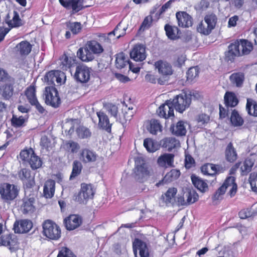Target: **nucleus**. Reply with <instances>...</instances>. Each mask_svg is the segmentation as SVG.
<instances>
[{"label":"nucleus","instance_id":"nucleus-46","mask_svg":"<svg viewBox=\"0 0 257 257\" xmlns=\"http://www.w3.org/2000/svg\"><path fill=\"white\" fill-rule=\"evenodd\" d=\"M246 109L248 113L254 116H257V104L251 99H247Z\"/></svg>","mask_w":257,"mask_h":257},{"label":"nucleus","instance_id":"nucleus-45","mask_svg":"<svg viewBox=\"0 0 257 257\" xmlns=\"http://www.w3.org/2000/svg\"><path fill=\"white\" fill-rule=\"evenodd\" d=\"M218 168V166L212 164H207L201 167V171L204 174L213 176L217 173Z\"/></svg>","mask_w":257,"mask_h":257},{"label":"nucleus","instance_id":"nucleus-23","mask_svg":"<svg viewBox=\"0 0 257 257\" xmlns=\"http://www.w3.org/2000/svg\"><path fill=\"white\" fill-rule=\"evenodd\" d=\"M131 58L136 61H142L146 58L145 48L142 45H136L130 52Z\"/></svg>","mask_w":257,"mask_h":257},{"label":"nucleus","instance_id":"nucleus-56","mask_svg":"<svg viewBox=\"0 0 257 257\" xmlns=\"http://www.w3.org/2000/svg\"><path fill=\"white\" fill-rule=\"evenodd\" d=\"M199 69L197 67L190 68L187 72V79L188 81H192L198 76Z\"/></svg>","mask_w":257,"mask_h":257},{"label":"nucleus","instance_id":"nucleus-16","mask_svg":"<svg viewBox=\"0 0 257 257\" xmlns=\"http://www.w3.org/2000/svg\"><path fill=\"white\" fill-rule=\"evenodd\" d=\"M90 69L84 65H79L76 67L74 78L81 83L87 82L90 76Z\"/></svg>","mask_w":257,"mask_h":257},{"label":"nucleus","instance_id":"nucleus-41","mask_svg":"<svg viewBox=\"0 0 257 257\" xmlns=\"http://www.w3.org/2000/svg\"><path fill=\"white\" fill-rule=\"evenodd\" d=\"M13 94V87L10 84H5L0 87V94L6 99H9Z\"/></svg>","mask_w":257,"mask_h":257},{"label":"nucleus","instance_id":"nucleus-7","mask_svg":"<svg viewBox=\"0 0 257 257\" xmlns=\"http://www.w3.org/2000/svg\"><path fill=\"white\" fill-rule=\"evenodd\" d=\"M44 96L46 103L53 107H58L61 103L58 91L53 86H48L45 88Z\"/></svg>","mask_w":257,"mask_h":257},{"label":"nucleus","instance_id":"nucleus-6","mask_svg":"<svg viewBox=\"0 0 257 257\" xmlns=\"http://www.w3.org/2000/svg\"><path fill=\"white\" fill-rule=\"evenodd\" d=\"M44 235L52 240H57L61 236V229L59 226L53 221L47 220L43 224Z\"/></svg>","mask_w":257,"mask_h":257},{"label":"nucleus","instance_id":"nucleus-40","mask_svg":"<svg viewBox=\"0 0 257 257\" xmlns=\"http://www.w3.org/2000/svg\"><path fill=\"white\" fill-rule=\"evenodd\" d=\"M187 122L179 121L173 128V133L177 136H184L186 133Z\"/></svg>","mask_w":257,"mask_h":257},{"label":"nucleus","instance_id":"nucleus-21","mask_svg":"<svg viewBox=\"0 0 257 257\" xmlns=\"http://www.w3.org/2000/svg\"><path fill=\"white\" fill-rule=\"evenodd\" d=\"M135 164L136 178L141 181L149 175V172L143 160H137L135 161Z\"/></svg>","mask_w":257,"mask_h":257},{"label":"nucleus","instance_id":"nucleus-47","mask_svg":"<svg viewBox=\"0 0 257 257\" xmlns=\"http://www.w3.org/2000/svg\"><path fill=\"white\" fill-rule=\"evenodd\" d=\"M254 162L250 159H246L244 161L243 165L240 167L241 174L242 175H246L249 173L253 167Z\"/></svg>","mask_w":257,"mask_h":257},{"label":"nucleus","instance_id":"nucleus-59","mask_svg":"<svg viewBox=\"0 0 257 257\" xmlns=\"http://www.w3.org/2000/svg\"><path fill=\"white\" fill-rule=\"evenodd\" d=\"M57 257H76V256L70 249L63 247L59 251Z\"/></svg>","mask_w":257,"mask_h":257},{"label":"nucleus","instance_id":"nucleus-10","mask_svg":"<svg viewBox=\"0 0 257 257\" xmlns=\"http://www.w3.org/2000/svg\"><path fill=\"white\" fill-rule=\"evenodd\" d=\"M216 18L215 15H210L205 17L204 21H201L197 28V31L205 35H209L214 28Z\"/></svg>","mask_w":257,"mask_h":257},{"label":"nucleus","instance_id":"nucleus-14","mask_svg":"<svg viewBox=\"0 0 257 257\" xmlns=\"http://www.w3.org/2000/svg\"><path fill=\"white\" fill-rule=\"evenodd\" d=\"M177 189L176 188H170L167 192L162 195L160 204L162 206L173 205L176 201V195Z\"/></svg>","mask_w":257,"mask_h":257},{"label":"nucleus","instance_id":"nucleus-54","mask_svg":"<svg viewBox=\"0 0 257 257\" xmlns=\"http://www.w3.org/2000/svg\"><path fill=\"white\" fill-rule=\"evenodd\" d=\"M82 167V164L80 162L78 161H74L73 164L72 172L70 178L72 179L74 178L79 174L81 171Z\"/></svg>","mask_w":257,"mask_h":257},{"label":"nucleus","instance_id":"nucleus-27","mask_svg":"<svg viewBox=\"0 0 257 257\" xmlns=\"http://www.w3.org/2000/svg\"><path fill=\"white\" fill-rule=\"evenodd\" d=\"M174 155L165 153L161 155L157 160V163L160 167L163 168L172 167L174 166Z\"/></svg>","mask_w":257,"mask_h":257},{"label":"nucleus","instance_id":"nucleus-58","mask_svg":"<svg viewBox=\"0 0 257 257\" xmlns=\"http://www.w3.org/2000/svg\"><path fill=\"white\" fill-rule=\"evenodd\" d=\"M41 146L47 150L53 147V144L47 137L46 136H42L40 142Z\"/></svg>","mask_w":257,"mask_h":257},{"label":"nucleus","instance_id":"nucleus-32","mask_svg":"<svg viewBox=\"0 0 257 257\" xmlns=\"http://www.w3.org/2000/svg\"><path fill=\"white\" fill-rule=\"evenodd\" d=\"M180 175V173L179 170L172 169L166 174L161 181H160L156 184V186L159 187L164 183H168L176 180L179 177Z\"/></svg>","mask_w":257,"mask_h":257},{"label":"nucleus","instance_id":"nucleus-31","mask_svg":"<svg viewBox=\"0 0 257 257\" xmlns=\"http://www.w3.org/2000/svg\"><path fill=\"white\" fill-rule=\"evenodd\" d=\"M161 143L163 147L170 151L173 149L180 147L179 141L175 138H166L162 140Z\"/></svg>","mask_w":257,"mask_h":257},{"label":"nucleus","instance_id":"nucleus-55","mask_svg":"<svg viewBox=\"0 0 257 257\" xmlns=\"http://www.w3.org/2000/svg\"><path fill=\"white\" fill-rule=\"evenodd\" d=\"M23 209L24 213L32 212L34 211L33 199L30 198L24 201Z\"/></svg>","mask_w":257,"mask_h":257},{"label":"nucleus","instance_id":"nucleus-50","mask_svg":"<svg viewBox=\"0 0 257 257\" xmlns=\"http://www.w3.org/2000/svg\"><path fill=\"white\" fill-rule=\"evenodd\" d=\"M231 83L237 87L240 86L244 80V75L241 73H233L230 76Z\"/></svg>","mask_w":257,"mask_h":257},{"label":"nucleus","instance_id":"nucleus-2","mask_svg":"<svg viewBox=\"0 0 257 257\" xmlns=\"http://www.w3.org/2000/svg\"><path fill=\"white\" fill-rule=\"evenodd\" d=\"M252 49L253 45L250 41L245 39H240L229 45L227 56L231 60L236 56L247 55Z\"/></svg>","mask_w":257,"mask_h":257},{"label":"nucleus","instance_id":"nucleus-35","mask_svg":"<svg viewBox=\"0 0 257 257\" xmlns=\"http://www.w3.org/2000/svg\"><path fill=\"white\" fill-rule=\"evenodd\" d=\"M125 34V29L122 28L121 23H119L114 30L108 33L107 37L104 36V39H107L109 41L113 39L112 37L116 36V39L119 38Z\"/></svg>","mask_w":257,"mask_h":257},{"label":"nucleus","instance_id":"nucleus-39","mask_svg":"<svg viewBox=\"0 0 257 257\" xmlns=\"http://www.w3.org/2000/svg\"><path fill=\"white\" fill-rule=\"evenodd\" d=\"M144 146L149 152H154L160 148L158 143L153 139L148 138L144 141Z\"/></svg>","mask_w":257,"mask_h":257},{"label":"nucleus","instance_id":"nucleus-63","mask_svg":"<svg viewBox=\"0 0 257 257\" xmlns=\"http://www.w3.org/2000/svg\"><path fill=\"white\" fill-rule=\"evenodd\" d=\"M185 167L188 169L192 167L195 163L194 159L189 155H185Z\"/></svg>","mask_w":257,"mask_h":257},{"label":"nucleus","instance_id":"nucleus-17","mask_svg":"<svg viewBox=\"0 0 257 257\" xmlns=\"http://www.w3.org/2000/svg\"><path fill=\"white\" fill-rule=\"evenodd\" d=\"M133 250L136 257H149L146 244L139 239H136L133 242Z\"/></svg>","mask_w":257,"mask_h":257},{"label":"nucleus","instance_id":"nucleus-43","mask_svg":"<svg viewBox=\"0 0 257 257\" xmlns=\"http://www.w3.org/2000/svg\"><path fill=\"white\" fill-rule=\"evenodd\" d=\"M224 101L227 106L234 107L238 103V100L234 93L227 92L224 95Z\"/></svg>","mask_w":257,"mask_h":257},{"label":"nucleus","instance_id":"nucleus-61","mask_svg":"<svg viewBox=\"0 0 257 257\" xmlns=\"http://www.w3.org/2000/svg\"><path fill=\"white\" fill-rule=\"evenodd\" d=\"M67 147L73 153H77L80 149L79 145L77 143L73 141L69 142L67 144Z\"/></svg>","mask_w":257,"mask_h":257},{"label":"nucleus","instance_id":"nucleus-9","mask_svg":"<svg viewBox=\"0 0 257 257\" xmlns=\"http://www.w3.org/2000/svg\"><path fill=\"white\" fill-rule=\"evenodd\" d=\"M18 192L17 186L14 184L5 183L0 186V195L5 201L14 200L17 196Z\"/></svg>","mask_w":257,"mask_h":257},{"label":"nucleus","instance_id":"nucleus-53","mask_svg":"<svg viewBox=\"0 0 257 257\" xmlns=\"http://www.w3.org/2000/svg\"><path fill=\"white\" fill-rule=\"evenodd\" d=\"M186 203L187 205L192 204L198 199V195L194 190L186 191Z\"/></svg>","mask_w":257,"mask_h":257},{"label":"nucleus","instance_id":"nucleus-57","mask_svg":"<svg viewBox=\"0 0 257 257\" xmlns=\"http://www.w3.org/2000/svg\"><path fill=\"white\" fill-rule=\"evenodd\" d=\"M68 27L73 34H77L81 30V24L79 22L69 23Z\"/></svg>","mask_w":257,"mask_h":257},{"label":"nucleus","instance_id":"nucleus-30","mask_svg":"<svg viewBox=\"0 0 257 257\" xmlns=\"http://www.w3.org/2000/svg\"><path fill=\"white\" fill-rule=\"evenodd\" d=\"M55 191V182L51 179L47 180L44 186V196L46 198H51L54 195Z\"/></svg>","mask_w":257,"mask_h":257},{"label":"nucleus","instance_id":"nucleus-26","mask_svg":"<svg viewBox=\"0 0 257 257\" xmlns=\"http://www.w3.org/2000/svg\"><path fill=\"white\" fill-rule=\"evenodd\" d=\"M82 223L81 218L77 215H71L64 220L67 229L74 230L79 227Z\"/></svg>","mask_w":257,"mask_h":257},{"label":"nucleus","instance_id":"nucleus-64","mask_svg":"<svg viewBox=\"0 0 257 257\" xmlns=\"http://www.w3.org/2000/svg\"><path fill=\"white\" fill-rule=\"evenodd\" d=\"M10 240V235H8L4 236L2 235L0 237V244L5 246L10 245L11 244Z\"/></svg>","mask_w":257,"mask_h":257},{"label":"nucleus","instance_id":"nucleus-38","mask_svg":"<svg viewBox=\"0 0 257 257\" xmlns=\"http://www.w3.org/2000/svg\"><path fill=\"white\" fill-rule=\"evenodd\" d=\"M225 157L226 160L230 162H233L237 159V153L231 143H229L226 147Z\"/></svg>","mask_w":257,"mask_h":257},{"label":"nucleus","instance_id":"nucleus-5","mask_svg":"<svg viewBox=\"0 0 257 257\" xmlns=\"http://www.w3.org/2000/svg\"><path fill=\"white\" fill-rule=\"evenodd\" d=\"M20 158L24 163H28L33 170L40 168L42 165V160L31 148L22 151L20 154Z\"/></svg>","mask_w":257,"mask_h":257},{"label":"nucleus","instance_id":"nucleus-25","mask_svg":"<svg viewBox=\"0 0 257 257\" xmlns=\"http://www.w3.org/2000/svg\"><path fill=\"white\" fill-rule=\"evenodd\" d=\"M178 25L183 28H188L192 25V17L184 12H177L176 14Z\"/></svg>","mask_w":257,"mask_h":257},{"label":"nucleus","instance_id":"nucleus-20","mask_svg":"<svg viewBox=\"0 0 257 257\" xmlns=\"http://www.w3.org/2000/svg\"><path fill=\"white\" fill-rule=\"evenodd\" d=\"M33 223L28 219H22L17 221L14 225L15 232L18 233L28 232L32 228Z\"/></svg>","mask_w":257,"mask_h":257},{"label":"nucleus","instance_id":"nucleus-52","mask_svg":"<svg viewBox=\"0 0 257 257\" xmlns=\"http://www.w3.org/2000/svg\"><path fill=\"white\" fill-rule=\"evenodd\" d=\"M149 130L151 134L154 135L156 134L158 132H161V125L160 122L155 119L151 120L150 121Z\"/></svg>","mask_w":257,"mask_h":257},{"label":"nucleus","instance_id":"nucleus-15","mask_svg":"<svg viewBox=\"0 0 257 257\" xmlns=\"http://www.w3.org/2000/svg\"><path fill=\"white\" fill-rule=\"evenodd\" d=\"M25 95L29 103L36 107L41 113L44 111V109L38 101L36 94V88L34 86H30L25 91Z\"/></svg>","mask_w":257,"mask_h":257},{"label":"nucleus","instance_id":"nucleus-34","mask_svg":"<svg viewBox=\"0 0 257 257\" xmlns=\"http://www.w3.org/2000/svg\"><path fill=\"white\" fill-rule=\"evenodd\" d=\"M191 180L194 186L200 191L205 192L208 190L207 183L201 178L195 176H191Z\"/></svg>","mask_w":257,"mask_h":257},{"label":"nucleus","instance_id":"nucleus-49","mask_svg":"<svg viewBox=\"0 0 257 257\" xmlns=\"http://www.w3.org/2000/svg\"><path fill=\"white\" fill-rule=\"evenodd\" d=\"M230 121L235 126H241L243 123L242 118L235 110H233L231 113Z\"/></svg>","mask_w":257,"mask_h":257},{"label":"nucleus","instance_id":"nucleus-51","mask_svg":"<svg viewBox=\"0 0 257 257\" xmlns=\"http://www.w3.org/2000/svg\"><path fill=\"white\" fill-rule=\"evenodd\" d=\"M210 120V116L205 113L199 114L196 117V121L198 127L202 128L209 122Z\"/></svg>","mask_w":257,"mask_h":257},{"label":"nucleus","instance_id":"nucleus-1","mask_svg":"<svg viewBox=\"0 0 257 257\" xmlns=\"http://www.w3.org/2000/svg\"><path fill=\"white\" fill-rule=\"evenodd\" d=\"M103 50L100 44L96 41L92 40L88 41L84 47L79 48L77 55L82 61L89 62L94 59V54L99 55Z\"/></svg>","mask_w":257,"mask_h":257},{"label":"nucleus","instance_id":"nucleus-22","mask_svg":"<svg viewBox=\"0 0 257 257\" xmlns=\"http://www.w3.org/2000/svg\"><path fill=\"white\" fill-rule=\"evenodd\" d=\"M172 103L170 100H168L159 107L157 112L160 117L167 118L174 116V108Z\"/></svg>","mask_w":257,"mask_h":257},{"label":"nucleus","instance_id":"nucleus-44","mask_svg":"<svg viewBox=\"0 0 257 257\" xmlns=\"http://www.w3.org/2000/svg\"><path fill=\"white\" fill-rule=\"evenodd\" d=\"M165 30L166 35L169 39L174 40L177 38L179 30L177 27L166 25Z\"/></svg>","mask_w":257,"mask_h":257},{"label":"nucleus","instance_id":"nucleus-24","mask_svg":"<svg viewBox=\"0 0 257 257\" xmlns=\"http://www.w3.org/2000/svg\"><path fill=\"white\" fill-rule=\"evenodd\" d=\"M221 187H223L224 190L225 192L228 190V194L231 197L234 196L237 190V185L235 182V178L233 176L227 177Z\"/></svg>","mask_w":257,"mask_h":257},{"label":"nucleus","instance_id":"nucleus-48","mask_svg":"<svg viewBox=\"0 0 257 257\" xmlns=\"http://www.w3.org/2000/svg\"><path fill=\"white\" fill-rule=\"evenodd\" d=\"M27 119V115L20 116L13 115L11 119L12 124L15 127H21L23 126Z\"/></svg>","mask_w":257,"mask_h":257},{"label":"nucleus","instance_id":"nucleus-62","mask_svg":"<svg viewBox=\"0 0 257 257\" xmlns=\"http://www.w3.org/2000/svg\"><path fill=\"white\" fill-rule=\"evenodd\" d=\"M225 191L224 190L223 187H220L214 194L212 199L213 200H219L222 198V196L224 194Z\"/></svg>","mask_w":257,"mask_h":257},{"label":"nucleus","instance_id":"nucleus-36","mask_svg":"<svg viewBox=\"0 0 257 257\" xmlns=\"http://www.w3.org/2000/svg\"><path fill=\"white\" fill-rule=\"evenodd\" d=\"M6 22L9 27L12 28L19 27L22 24L19 14L16 11H14L12 19L9 15L8 16L6 20Z\"/></svg>","mask_w":257,"mask_h":257},{"label":"nucleus","instance_id":"nucleus-37","mask_svg":"<svg viewBox=\"0 0 257 257\" xmlns=\"http://www.w3.org/2000/svg\"><path fill=\"white\" fill-rule=\"evenodd\" d=\"M16 48L21 55H27L31 51L32 45L27 41H22L17 45Z\"/></svg>","mask_w":257,"mask_h":257},{"label":"nucleus","instance_id":"nucleus-4","mask_svg":"<svg viewBox=\"0 0 257 257\" xmlns=\"http://www.w3.org/2000/svg\"><path fill=\"white\" fill-rule=\"evenodd\" d=\"M78 120L77 119H70L66 121L63 126V128L69 135H71L76 129V133L78 137L80 139H86L90 137V131L84 126H79Z\"/></svg>","mask_w":257,"mask_h":257},{"label":"nucleus","instance_id":"nucleus-60","mask_svg":"<svg viewBox=\"0 0 257 257\" xmlns=\"http://www.w3.org/2000/svg\"><path fill=\"white\" fill-rule=\"evenodd\" d=\"M248 181L252 190L253 191L257 186V173L252 172L250 174Z\"/></svg>","mask_w":257,"mask_h":257},{"label":"nucleus","instance_id":"nucleus-42","mask_svg":"<svg viewBox=\"0 0 257 257\" xmlns=\"http://www.w3.org/2000/svg\"><path fill=\"white\" fill-rule=\"evenodd\" d=\"M130 61L127 57L123 53H120L116 55L115 60L116 67L118 68H122L126 65H128Z\"/></svg>","mask_w":257,"mask_h":257},{"label":"nucleus","instance_id":"nucleus-29","mask_svg":"<svg viewBox=\"0 0 257 257\" xmlns=\"http://www.w3.org/2000/svg\"><path fill=\"white\" fill-rule=\"evenodd\" d=\"M59 3L67 9H72L74 12H78L82 8L81 0H59Z\"/></svg>","mask_w":257,"mask_h":257},{"label":"nucleus","instance_id":"nucleus-12","mask_svg":"<svg viewBox=\"0 0 257 257\" xmlns=\"http://www.w3.org/2000/svg\"><path fill=\"white\" fill-rule=\"evenodd\" d=\"M94 190L91 184L83 183L81 190L77 197V201L80 203H86L89 199H92L94 194Z\"/></svg>","mask_w":257,"mask_h":257},{"label":"nucleus","instance_id":"nucleus-8","mask_svg":"<svg viewBox=\"0 0 257 257\" xmlns=\"http://www.w3.org/2000/svg\"><path fill=\"white\" fill-rule=\"evenodd\" d=\"M191 102L190 96L185 93H182L177 95L171 102L174 108L179 112H183L189 107Z\"/></svg>","mask_w":257,"mask_h":257},{"label":"nucleus","instance_id":"nucleus-33","mask_svg":"<svg viewBox=\"0 0 257 257\" xmlns=\"http://www.w3.org/2000/svg\"><path fill=\"white\" fill-rule=\"evenodd\" d=\"M96 113L99 118L98 125L107 132H110L111 124L109 123L107 116L102 111H98Z\"/></svg>","mask_w":257,"mask_h":257},{"label":"nucleus","instance_id":"nucleus-13","mask_svg":"<svg viewBox=\"0 0 257 257\" xmlns=\"http://www.w3.org/2000/svg\"><path fill=\"white\" fill-rule=\"evenodd\" d=\"M79 158L84 164H92L99 159V156L92 149L85 148L81 150Z\"/></svg>","mask_w":257,"mask_h":257},{"label":"nucleus","instance_id":"nucleus-28","mask_svg":"<svg viewBox=\"0 0 257 257\" xmlns=\"http://www.w3.org/2000/svg\"><path fill=\"white\" fill-rule=\"evenodd\" d=\"M76 59L75 56L63 55L59 60V66L63 70H67L70 69L75 64Z\"/></svg>","mask_w":257,"mask_h":257},{"label":"nucleus","instance_id":"nucleus-18","mask_svg":"<svg viewBox=\"0 0 257 257\" xmlns=\"http://www.w3.org/2000/svg\"><path fill=\"white\" fill-rule=\"evenodd\" d=\"M154 65L158 73L164 78H167L173 74L171 65L166 61L159 60L156 62Z\"/></svg>","mask_w":257,"mask_h":257},{"label":"nucleus","instance_id":"nucleus-19","mask_svg":"<svg viewBox=\"0 0 257 257\" xmlns=\"http://www.w3.org/2000/svg\"><path fill=\"white\" fill-rule=\"evenodd\" d=\"M18 177L27 188H31L35 184L34 177L31 175L29 169H21L18 172Z\"/></svg>","mask_w":257,"mask_h":257},{"label":"nucleus","instance_id":"nucleus-11","mask_svg":"<svg viewBox=\"0 0 257 257\" xmlns=\"http://www.w3.org/2000/svg\"><path fill=\"white\" fill-rule=\"evenodd\" d=\"M66 79L65 74L61 71L53 70L48 72L45 76L44 80L49 84H55V82L58 85L65 83Z\"/></svg>","mask_w":257,"mask_h":257},{"label":"nucleus","instance_id":"nucleus-3","mask_svg":"<svg viewBox=\"0 0 257 257\" xmlns=\"http://www.w3.org/2000/svg\"><path fill=\"white\" fill-rule=\"evenodd\" d=\"M106 108L112 116L122 124L127 120H130L135 113L132 106H127L124 103L122 105L121 113H119L118 114H117L118 108L115 105L109 103L106 105Z\"/></svg>","mask_w":257,"mask_h":257}]
</instances>
